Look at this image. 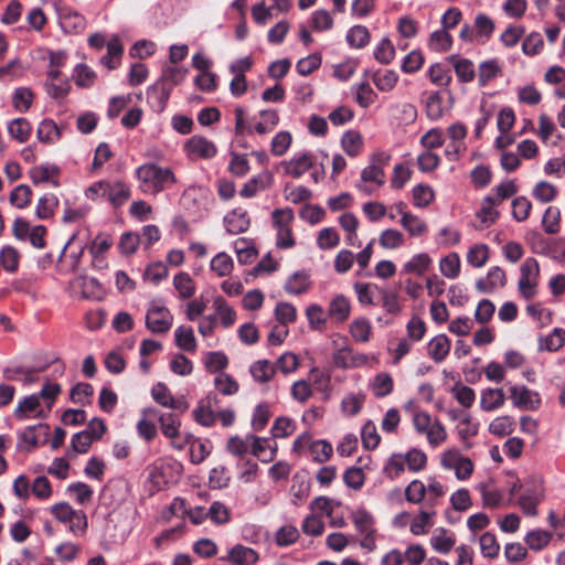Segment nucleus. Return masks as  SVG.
<instances>
[{"label":"nucleus","instance_id":"obj_1","mask_svg":"<svg viewBox=\"0 0 565 565\" xmlns=\"http://www.w3.org/2000/svg\"><path fill=\"white\" fill-rule=\"evenodd\" d=\"M135 175L139 182V190L150 195H157L177 183V177L171 168L154 162L139 166Z\"/></svg>","mask_w":565,"mask_h":565},{"label":"nucleus","instance_id":"obj_2","mask_svg":"<svg viewBox=\"0 0 565 565\" xmlns=\"http://www.w3.org/2000/svg\"><path fill=\"white\" fill-rule=\"evenodd\" d=\"M540 279V265L534 257H527L520 268L518 281L519 292L525 300H531L536 295Z\"/></svg>","mask_w":565,"mask_h":565},{"label":"nucleus","instance_id":"obj_3","mask_svg":"<svg viewBox=\"0 0 565 565\" xmlns=\"http://www.w3.org/2000/svg\"><path fill=\"white\" fill-rule=\"evenodd\" d=\"M543 499V491L541 489L540 482H537L534 478H529L525 481V487L522 489V492L518 499V504L523 511V513L527 516L537 515V504Z\"/></svg>","mask_w":565,"mask_h":565},{"label":"nucleus","instance_id":"obj_4","mask_svg":"<svg viewBox=\"0 0 565 565\" xmlns=\"http://www.w3.org/2000/svg\"><path fill=\"white\" fill-rule=\"evenodd\" d=\"M173 322V317L164 306L152 302L146 315V327L152 333H167Z\"/></svg>","mask_w":565,"mask_h":565},{"label":"nucleus","instance_id":"obj_5","mask_svg":"<svg viewBox=\"0 0 565 565\" xmlns=\"http://www.w3.org/2000/svg\"><path fill=\"white\" fill-rule=\"evenodd\" d=\"M157 416L163 436L170 439L173 448L181 450L184 447L185 441H180V415L175 413H162Z\"/></svg>","mask_w":565,"mask_h":565},{"label":"nucleus","instance_id":"obj_6","mask_svg":"<svg viewBox=\"0 0 565 565\" xmlns=\"http://www.w3.org/2000/svg\"><path fill=\"white\" fill-rule=\"evenodd\" d=\"M217 404V395L214 393L207 394L204 398L200 399L198 406L193 411L194 420L204 427L213 426L216 420L215 409Z\"/></svg>","mask_w":565,"mask_h":565},{"label":"nucleus","instance_id":"obj_7","mask_svg":"<svg viewBox=\"0 0 565 565\" xmlns=\"http://www.w3.org/2000/svg\"><path fill=\"white\" fill-rule=\"evenodd\" d=\"M510 398L515 407L521 409H537L541 405L539 393L525 385H513L510 387Z\"/></svg>","mask_w":565,"mask_h":565},{"label":"nucleus","instance_id":"obj_8","mask_svg":"<svg viewBox=\"0 0 565 565\" xmlns=\"http://www.w3.org/2000/svg\"><path fill=\"white\" fill-rule=\"evenodd\" d=\"M391 156L385 152L374 153L371 158V163L365 167L361 172V179L364 182H375L379 185L384 183L383 167L388 163Z\"/></svg>","mask_w":565,"mask_h":565},{"label":"nucleus","instance_id":"obj_9","mask_svg":"<svg viewBox=\"0 0 565 565\" xmlns=\"http://www.w3.org/2000/svg\"><path fill=\"white\" fill-rule=\"evenodd\" d=\"M170 94L171 86L163 82H156L147 90V103L153 111L160 114L166 109Z\"/></svg>","mask_w":565,"mask_h":565},{"label":"nucleus","instance_id":"obj_10","mask_svg":"<svg viewBox=\"0 0 565 565\" xmlns=\"http://www.w3.org/2000/svg\"><path fill=\"white\" fill-rule=\"evenodd\" d=\"M333 363L339 369H353L366 363L364 354L355 353L349 345L337 349L332 354Z\"/></svg>","mask_w":565,"mask_h":565},{"label":"nucleus","instance_id":"obj_11","mask_svg":"<svg viewBox=\"0 0 565 565\" xmlns=\"http://www.w3.org/2000/svg\"><path fill=\"white\" fill-rule=\"evenodd\" d=\"M315 164V157L310 152H301L292 157L289 161H284L285 173L292 178H300L309 171Z\"/></svg>","mask_w":565,"mask_h":565},{"label":"nucleus","instance_id":"obj_12","mask_svg":"<svg viewBox=\"0 0 565 565\" xmlns=\"http://www.w3.org/2000/svg\"><path fill=\"white\" fill-rule=\"evenodd\" d=\"M189 154H194L203 159H211L216 154V146L202 136L191 137L184 145Z\"/></svg>","mask_w":565,"mask_h":565},{"label":"nucleus","instance_id":"obj_13","mask_svg":"<svg viewBox=\"0 0 565 565\" xmlns=\"http://www.w3.org/2000/svg\"><path fill=\"white\" fill-rule=\"evenodd\" d=\"M104 198L114 206L118 207L125 204L130 198L129 186L121 182H107L105 185Z\"/></svg>","mask_w":565,"mask_h":565},{"label":"nucleus","instance_id":"obj_14","mask_svg":"<svg viewBox=\"0 0 565 565\" xmlns=\"http://www.w3.org/2000/svg\"><path fill=\"white\" fill-rule=\"evenodd\" d=\"M224 224L230 234L237 235L248 230L250 221L246 211L235 209L225 215Z\"/></svg>","mask_w":565,"mask_h":565},{"label":"nucleus","instance_id":"obj_15","mask_svg":"<svg viewBox=\"0 0 565 565\" xmlns=\"http://www.w3.org/2000/svg\"><path fill=\"white\" fill-rule=\"evenodd\" d=\"M447 61L454 66L458 79L462 83H470L476 76L473 63L457 54L449 55Z\"/></svg>","mask_w":565,"mask_h":565},{"label":"nucleus","instance_id":"obj_16","mask_svg":"<svg viewBox=\"0 0 565 565\" xmlns=\"http://www.w3.org/2000/svg\"><path fill=\"white\" fill-rule=\"evenodd\" d=\"M273 182V175L268 171H264L258 175L253 177L241 189L239 194L243 198H253L258 191L267 189Z\"/></svg>","mask_w":565,"mask_h":565},{"label":"nucleus","instance_id":"obj_17","mask_svg":"<svg viewBox=\"0 0 565 565\" xmlns=\"http://www.w3.org/2000/svg\"><path fill=\"white\" fill-rule=\"evenodd\" d=\"M226 559L235 565H255L258 554L250 547L237 544L228 551Z\"/></svg>","mask_w":565,"mask_h":565},{"label":"nucleus","instance_id":"obj_18","mask_svg":"<svg viewBox=\"0 0 565 565\" xmlns=\"http://www.w3.org/2000/svg\"><path fill=\"white\" fill-rule=\"evenodd\" d=\"M449 351L450 340L446 334H438L428 343V355L437 363L443 362Z\"/></svg>","mask_w":565,"mask_h":565},{"label":"nucleus","instance_id":"obj_19","mask_svg":"<svg viewBox=\"0 0 565 565\" xmlns=\"http://www.w3.org/2000/svg\"><path fill=\"white\" fill-rule=\"evenodd\" d=\"M151 396L152 398L160 405L164 406V407H169V408H172V409H178L180 408L181 412H184L186 411L188 406L184 405V406H181L179 405L174 397L171 395L169 388L167 387L166 384L159 382L157 383L156 385L152 386L151 388Z\"/></svg>","mask_w":565,"mask_h":565},{"label":"nucleus","instance_id":"obj_20","mask_svg":"<svg viewBox=\"0 0 565 565\" xmlns=\"http://www.w3.org/2000/svg\"><path fill=\"white\" fill-rule=\"evenodd\" d=\"M351 312V305L349 299L343 295L335 296L328 308V313L339 322L348 320Z\"/></svg>","mask_w":565,"mask_h":565},{"label":"nucleus","instance_id":"obj_21","mask_svg":"<svg viewBox=\"0 0 565 565\" xmlns=\"http://www.w3.org/2000/svg\"><path fill=\"white\" fill-rule=\"evenodd\" d=\"M122 52L124 47L119 38L114 35L107 42V54L102 57V64L108 67L109 70H115L119 65Z\"/></svg>","mask_w":565,"mask_h":565},{"label":"nucleus","instance_id":"obj_22","mask_svg":"<svg viewBox=\"0 0 565 565\" xmlns=\"http://www.w3.org/2000/svg\"><path fill=\"white\" fill-rule=\"evenodd\" d=\"M505 396L501 388H487L482 391L480 407L486 412H491L504 404Z\"/></svg>","mask_w":565,"mask_h":565},{"label":"nucleus","instance_id":"obj_23","mask_svg":"<svg viewBox=\"0 0 565 565\" xmlns=\"http://www.w3.org/2000/svg\"><path fill=\"white\" fill-rule=\"evenodd\" d=\"M565 344V330L555 328L553 332L546 337H540L539 350L555 352Z\"/></svg>","mask_w":565,"mask_h":565},{"label":"nucleus","instance_id":"obj_24","mask_svg":"<svg viewBox=\"0 0 565 565\" xmlns=\"http://www.w3.org/2000/svg\"><path fill=\"white\" fill-rule=\"evenodd\" d=\"M142 418L137 424V430L140 437L150 441L156 438L158 430L154 423L147 419V416H157L158 411L156 408H145L142 411Z\"/></svg>","mask_w":565,"mask_h":565},{"label":"nucleus","instance_id":"obj_25","mask_svg":"<svg viewBox=\"0 0 565 565\" xmlns=\"http://www.w3.org/2000/svg\"><path fill=\"white\" fill-rule=\"evenodd\" d=\"M36 136L43 143H53L61 138V130L52 119H44L39 125Z\"/></svg>","mask_w":565,"mask_h":565},{"label":"nucleus","instance_id":"obj_26","mask_svg":"<svg viewBox=\"0 0 565 565\" xmlns=\"http://www.w3.org/2000/svg\"><path fill=\"white\" fill-rule=\"evenodd\" d=\"M518 192V186L514 181L508 180L494 189V194L486 196L492 204L500 205L504 200L512 198Z\"/></svg>","mask_w":565,"mask_h":565},{"label":"nucleus","instance_id":"obj_27","mask_svg":"<svg viewBox=\"0 0 565 565\" xmlns=\"http://www.w3.org/2000/svg\"><path fill=\"white\" fill-rule=\"evenodd\" d=\"M175 344L183 351L194 352L196 349V341L193 329L191 327L180 326L175 330Z\"/></svg>","mask_w":565,"mask_h":565},{"label":"nucleus","instance_id":"obj_28","mask_svg":"<svg viewBox=\"0 0 565 565\" xmlns=\"http://www.w3.org/2000/svg\"><path fill=\"white\" fill-rule=\"evenodd\" d=\"M10 136L19 142H25L32 131L31 124L25 118H15L8 125Z\"/></svg>","mask_w":565,"mask_h":565},{"label":"nucleus","instance_id":"obj_29","mask_svg":"<svg viewBox=\"0 0 565 565\" xmlns=\"http://www.w3.org/2000/svg\"><path fill=\"white\" fill-rule=\"evenodd\" d=\"M57 206L58 199L54 194L47 193L39 200L35 209V215L40 220L50 218L54 215Z\"/></svg>","mask_w":565,"mask_h":565},{"label":"nucleus","instance_id":"obj_30","mask_svg":"<svg viewBox=\"0 0 565 565\" xmlns=\"http://www.w3.org/2000/svg\"><path fill=\"white\" fill-rule=\"evenodd\" d=\"M310 287L308 275L301 271L295 273L285 284V290L289 295H301Z\"/></svg>","mask_w":565,"mask_h":565},{"label":"nucleus","instance_id":"obj_31","mask_svg":"<svg viewBox=\"0 0 565 565\" xmlns=\"http://www.w3.org/2000/svg\"><path fill=\"white\" fill-rule=\"evenodd\" d=\"M341 145L348 156L355 157L361 151L363 138L359 131L349 130L343 134Z\"/></svg>","mask_w":565,"mask_h":565},{"label":"nucleus","instance_id":"obj_32","mask_svg":"<svg viewBox=\"0 0 565 565\" xmlns=\"http://www.w3.org/2000/svg\"><path fill=\"white\" fill-rule=\"evenodd\" d=\"M350 334L356 342H367L372 334L370 321L366 318L354 319L350 324Z\"/></svg>","mask_w":565,"mask_h":565},{"label":"nucleus","instance_id":"obj_33","mask_svg":"<svg viewBox=\"0 0 565 565\" xmlns=\"http://www.w3.org/2000/svg\"><path fill=\"white\" fill-rule=\"evenodd\" d=\"M250 374L259 383L268 382L275 374V367L268 360H258L250 365Z\"/></svg>","mask_w":565,"mask_h":565},{"label":"nucleus","instance_id":"obj_34","mask_svg":"<svg viewBox=\"0 0 565 565\" xmlns=\"http://www.w3.org/2000/svg\"><path fill=\"white\" fill-rule=\"evenodd\" d=\"M371 35L366 26L354 25L347 33V42L350 46L362 49L370 42Z\"/></svg>","mask_w":565,"mask_h":565},{"label":"nucleus","instance_id":"obj_35","mask_svg":"<svg viewBox=\"0 0 565 565\" xmlns=\"http://www.w3.org/2000/svg\"><path fill=\"white\" fill-rule=\"evenodd\" d=\"M234 264L230 255L224 252L216 254L211 263L210 268L220 277L228 276L233 270Z\"/></svg>","mask_w":565,"mask_h":565},{"label":"nucleus","instance_id":"obj_36","mask_svg":"<svg viewBox=\"0 0 565 565\" xmlns=\"http://www.w3.org/2000/svg\"><path fill=\"white\" fill-rule=\"evenodd\" d=\"M501 73V66L497 60L484 61L479 65L478 82L481 87Z\"/></svg>","mask_w":565,"mask_h":565},{"label":"nucleus","instance_id":"obj_37","mask_svg":"<svg viewBox=\"0 0 565 565\" xmlns=\"http://www.w3.org/2000/svg\"><path fill=\"white\" fill-rule=\"evenodd\" d=\"M60 173L58 167L55 164H40L33 167L29 174L34 184L49 182L52 177H55Z\"/></svg>","mask_w":565,"mask_h":565},{"label":"nucleus","instance_id":"obj_38","mask_svg":"<svg viewBox=\"0 0 565 565\" xmlns=\"http://www.w3.org/2000/svg\"><path fill=\"white\" fill-rule=\"evenodd\" d=\"M259 115L262 120L255 125V131L259 135L273 131L279 122V115L274 109L262 110Z\"/></svg>","mask_w":565,"mask_h":565},{"label":"nucleus","instance_id":"obj_39","mask_svg":"<svg viewBox=\"0 0 565 565\" xmlns=\"http://www.w3.org/2000/svg\"><path fill=\"white\" fill-rule=\"evenodd\" d=\"M451 35L446 29L433 32L428 40V46L435 52H446L451 47Z\"/></svg>","mask_w":565,"mask_h":565},{"label":"nucleus","instance_id":"obj_40","mask_svg":"<svg viewBox=\"0 0 565 565\" xmlns=\"http://www.w3.org/2000/svg\"><path fill=\"white\" fill-rule=\"evenodd\" d=\"M542 226L547 234H556L561 227V210L557 206H548L542 218Z\"/></svg>","mask_w":565,"mask_h":565},{"label":"nucleus","instance_id":"obj_41","mask_svg":"<svg viewBox=\"0 0 565 565\" xmlns=\"http://www.w3.org/2000/svg\"><path fill=\"white\" fill-rule=\"evenodd\" d=\"M352 521L360 534L375 532L374 519L370 512L359 509L352 514Z\"/></svg>","mask_w":565,"mask_h":565},{"label":"nucleus","instance_id":"obj_42","mask_svg":"<svg viewBox=\"0 0 565 565\" xmlns=\"http://www.w3.org/2000/svg\"><path fill=\"white\" fill-rule=\"evenodd\" d=\"M173 286L183 299L191 298L195 292V286L188 273H179L173 278Z\"/></svg>","mask_w":565,"mask_h":565},{"label":"nucleus","instance_id":"obj_43","mask_svg":"<svg viewBox=\"0 0 565 565\" xmlns=\"http://www.w3.org/2000/svg\"><path fill=\"white\" fill-rule=\"evenodd\" d=\"M431 258L426 253H420L415 255L409 262H407L404 267V273H414L418 276H422L430 266Z\"/></svg>","mask_w":565,"mask_h":565},{"label":"nucleus","instance_id":"obj_44","mask_svg":"<svg viewBox=\"0 0 565 565\" xmlns=\"http://www.w3.org/2000/svg\"><path fill=\"white\" fill-rule=\"evenodd\" d=\"M455 537L447 535V530L438 529L437 533H435L430 537V544L439 553L447 554L451 551L455 545Z\"/></svg>","mask_w":565,"mask_h":565},{"label":"nucleus","instance_id":"obj_45","mask_svg":"<svg viewBox=\"0 0 565 565\" xmlns=\"http://www.w3.org/2000/svg\"><path fill=\"white\" fill-rule=\"evenodd\" d=\"M401 224L411 236H419L427 231L426 223L411 213H403Z\"/></svg>","mask_w":565,"mask_h":565},{"label":"nucleus","instance_id":"obj_46","mask_svg":"<svg viewBox=\"0 0 565 565\" xmlns=\"http://www.w3.org/2000/svg\"><path fill=\"white\" fill-rule=\"evenodd\" d=\"M426 115L430 120H438L444 116L443 97L440 92H433L427 97Z\"/></svg>","mask_w":565,"mask_h":565},{"label":"nucleus","instance_id":"obj_47","mask_svg":"<svg viewBox=\"0 0 565 565\" xmlns=\"http://www.w3.org/2000/svg\"><path fill=\"white\" fill-rule=\"evenodd\" d=\"M436 514L435 510L426 511L420 510L418 516L411 524V532L414 535H423L427 533V527L433 526V516Z\"/></svg>","mask_w":565,"mask_h":565},{"label":"nucleus","instance_id":"obj_48","mask_svg":"<svg viewBox=\"0 0 565 565\" xmlns=\"http://www.w3.org/2000/svg\"><path fill=\"white\" fill-rule=\"evenodd\" d=\"M32 190L29 185L20 184L10 193V203L18 209H24L31 203Z\"/></svg>","mask_w":565,"mask_h":565},{"label":"nucleus","instance_id":"obj_49","mask_svg":"<svg viewBox=\"0 0 565 565\" xmlns=\"http://www.w3.org/2000/svg\"><path fill=\"white\" fill-rule=\"evenodd\" d=\"M275 317L280 324L287 328L289 323L296 321V307L290 302H278L275 308Z\"/></svg>","mask_w":565,"mask_h":565},{"label":"nucleus","instance_id":"obj_50","mask_svg":"<svg viewBox=\"0 0 565 565\" xmlns=\"http://www.w3.org/2000/svg\"><path fill=\"white\" fill-rule=\"evenodd\" d=\"M441 274L447 278H456L460 273V258L458 254L451 253L440 259L439 263Z\"/></svg>","mask_w":565,"mask_h":565},{"label":"nucleus","instance_id":"obj_51","mask_svg":"<svg viewBox=\"0 0 565 565\" xmlns=\"http://www.w3.org/2000/svg\"><path fill=\"white\" fill-rule=\"evenodd\" d=\"M514 419L511 416H499L489 425V431L495 436H507L513 431Z\"/></svg>","mask_w":565,"mask_h":565},{"label":"nucleus","instance_id":"obj_52","mask_svg":"<svg viewBox=\"0 0 565 565\" xmlns=\"http://www.w3.org/2000/svg\"><path fill=\"white\" fill-rule=\"evenodd\" d=\"M552 533L543 530H534L526 534L525 543L533 551L543 550L551 541Z\"/></svg>","mask_w":565,"mask_h":565},{"label":"nucleus","instance_id":"obj_53","mask_svg":"<svg viewBox=\"0 0 565 565\" xmlns=\"http://www.w3.org/2000/svg\"><path fill=\"white\" fill-rule=\"evenodd\" d=\"M451 393L454 394L457 402L466 408L471 407L475 403L476 393L471 387L467 385L456 383L451 387Z\"/></svg>","mask_w":565,"mask_h":565},{"label":"nucleus","instance_id":"obj_54","mask_svg":"<svg viewBox=\"0 0 565 565\" xmlns=\"http://www.w3.org/2000/svg\"><path fill=\"white\" fill-rule=\"evenodd\" d=\"M309 448L312 459L319 463L328 461L333 452L331 444L324 439L313 441Z\"/></svg>","mask_w":565,"mask_h":565},{"label":"nucleus","instance_id":"obj_55","mask_svg":"<svg viewBox=\"0 0 565 565\" xmlns=\"http://www.w3.org/2000/svg\"><path fill=\"white\" fill-rule=\"evenodd\" d=\"M40 407V398L36 394L24 397L15 407L14 416L18 419H24L30 413H34Z\"/></svg>","mask_w":565,"mask_h":565},{"label":"nucleus","instance_id":"obj_56","mask_svg":"<svg viewBox=\"0 0 565 565\" xmlns=\"http://www.w3.org/2000/svg\"><path fill=\"white\" fill-rule=\"evenodd\" d=\"M207 518L214 524H226L231 520V512L224 503L214 501L207 510Z\"/></svg>","mask_w":565,"mask_h":565},{"label":"nucleus","instance_id":"obj_57","mask_svg":"<svg viewBox=\"0 0 565 565\" xmlns=\"http://www.w3.org/2000/svg\"><path fill=\"white\" fill-rule=\"evenodd\" d=\"M361 437L364 448L369 450L375 449L380 441L381 437L377 434L376 427L372 420H367L361 430Z\"/></svg>","mask_w":565,"mask_h":565},{"label":"nucleus","instance_id":"obj_58","mask_svg":"<svg viewBox=\"0 0 565 565\" xmlns=\"http://www.w3.org/2000/svg\"><path fill=\"white\" fill-rule=\"evenodd\" d=\"M379 243L383 248L394 249L403 245L404 235L397 230L387 228L381 233Z\"/></svg>","mask_w":565,"mask_h":565},{"label":"nucleus","instance_id":"obj_59","mask_svg":"<svg viewBox=\"0 0 565 565\" xmlns=\"http://www.w3.org/2000/svg\"><path fill=\"white\" fill-rule=\"evenodd\" d=\"M216 312L225 328L231 327L235 322V310L222 298L217 297L214 300Z\"/></svg>","mask_w":565,"mask_h":565},{"label":"nucleus","instance_id":"obj_60","mask_svg":"<svg viewBox=\"0 0 565 565\" xmlns=\"http://www.w3.org/2000/svg\"><path fill=\"white\" fill-rule=\"evenodd\" d=\"M479 543H480L481 553L484 557L494 558L498 556L499 551H500V545L497 542L494 534H492L490 532L483 533L479 539Z\"/></svg>","mask_w":565,"mask_h":565},{"label":"nucleus","instance_id":"obj_61","mask_svg":"<svg viewBox=\"0 0 565 565\" xmlns=\"http://www.w3.org/2000/svg\"><path fill=\"white\" fill-rule=\"evenodd\" d=\"M228 364L227 356L221 352H207L204 359V365L209 372L217 373L223 371Z\"/></svg>","mask_w":565,"mask_h":565},{"label":"nucleus","instance_id":"obj_62","mask_svg":"<svg viewBox=\"0 0 565 565\" xmlns=\"http://www.w3.org/2000/svg\"><path fill=\"white\" fill-rule=\"evenodd\" d=\"M398 81V75L392 70H386L383 74L375 73L373 82L381 92L392 90Z\"/></svg>","mask_w":565,"mask_h":565},{"label":"nucleus","instance_id":"obj_63","mask_svg":"<svg viewBox=\"0 0 565 565\" xmlns=\"http://www.w3.org/2000/svg\"><path fill=\"white\" fill-rule=\"evenodd\" d=\"M292 141L291 134L288 131H279L276 134L270 143V151L274 156L280 157L286 153Z\"/></svg>","mask_w":565,"mask_h":565},{"label":"nucleus","instance_id":"obj_64","mask_svg":"<svg viewBox=\"0 0 565 565\" xmlns=\"http://www.w3.org/2000/svg\"><path fill=\"white\" fill-rule=\"evenodd\" d=\"M395 56V49L390 39L384 38L374 50V58L381 64H390Z\"/></svg>","mask_w":565,"mask_h":565}]
</instances>
